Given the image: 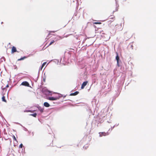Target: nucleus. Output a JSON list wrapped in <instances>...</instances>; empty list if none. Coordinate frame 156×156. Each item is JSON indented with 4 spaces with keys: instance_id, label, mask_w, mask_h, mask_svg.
<instances>
[{
    "instance_id": "11",
    "label": "nucleus",
    "mask_w": 156,
    "mask_h": 156,
    "mask_svg": "<svg viewBox=\"0 0 156 156\" xmlns=\"http://www.w3.org/2000/svg\"><path fill=\"white\" fill-rule=\"evenodd\" d=\"M55 42V41L54 40H51V41L50 43L47 46V47H48V46L51 45L52 44Z\"/></svg>"
},
{
    "instance_id": "10",
    "label": "nucleus",
    "mask_w": 156,
    "mask_h": 156,
    "mask_svg": "<svg viewBox=\"0 0 156 156\" xmlns=\"http://www.w3.org/2000/svg\"><path fill=\"white\" fill-rule=\"evenodd\" d=\"M4 95H5L4 94H2L3 97L2 98V100L3 101L6 102V100L5 99V97L4 96Z\"/></svg>"
},
{
    "instance_id": "6",
    "label": "nucleus",
    "mask_w": 156,
    "mask_h": 156,
    "mask_svg": "<svg viewBox=\"0 0 156 156\" xmlns=\"http://www.w3.org/2000/svg\"><path fill=\"white\" fill-rule=\"evenodd\" d=\"M17 51L16 48L14 46H13L12 48L11 52L13 53Z\"/></svg>"
},
{
    "instance_id": "18",
    "label": "nucleus",
    "mask_w": 156,
    "mask_h": 156,
    "mask_svg": "<svg viewBox=\"0 0 156 156\" xmlns=\"http://www.w3.org/2000/svg\"><path fill=\"white\" fill-rule=\"evenodd\" d=\"M39 110L41 112H42L43 111V109L42 108L39 109Z\"/></svg>"
},
{
    "instance_id": "22",
    "label": "nucleus",
    "mask_w": 156,
    "mask_h": 156,
    "mask_svg": "<svg viewBox=\"0 0 156 156\" xmlns=\"http://www.w3.org/2000/svg\"><path fill=\"white\" fill-rule=\"evenodd\" d=\"M27 112H30V111H29H29H28Z\"/></svg>"
},
{
    "instance_id": "2",
    "label": "nucleus",
    "mask_w": 156,
    "mask_h": 156,
    "mask_svg": "<svg viewBox=\"0 0 156 156\" xmlns=\"http://www.w3.org/2000/svg\"><path fill=\"white\" fill-rule=\"evenodd\" d=\"M99 134L100 137H102L103 136H106L109 134L108 132L105 133V132H100Z\"/></svg>"
},
{
    "instance_id": "1",
    "label": "nucleus",
    "mask_w": 156,
    "mask_h": 156,
    "mask_svg": "<svg viewBox=\"0 0 156 156\" xmlns=\"http://www.w3.org/2000/svg\"><path fill=\"white\" fill-rule=\"evenodd\" d=\"M62 97V95L61 94H59L58 95V96L55 97H48L47 99L51 100V101H54V100H56L59 99L60 98Z\"/></svg>"
},
{
    "instance_id": "8",
    "label": "nucleus",
    "mask_w": 156,
    "mask_h": 156,
    "mask_svg": "<svg viewBox=\"0 0 156 156\" xmlns=\"http://www.w3.org/2000/svg\"><path fill=\"white\" fill-rule=\"evenodd\" d=\"M44 105L46 107H48L50 106V105L47 102H45L44 103Z\"/></svg>"
},
{
    "instance_id": "5",
    "label": "nucleus",
    "mask_w": 156,
    "mask_h": 156,
    "mask_svg": "<svg viewBox=\"0 0 156 156\" xmlns=\"http://www.w3.org/2000/svg\"><path fill=\"white\" fill-rule=\"evenodd\" d=\"M9 87V85L8 84H7L6 86L5 84L2 86L1 88L3 90H4L6 88Z\"/></svg>"
},
{
    "instance_id": "20",
    "label": "nucleus",
    "mask_w": 156,
    "mask_h": 156,
    "mask_svg": "<svg viewBox=\"0 0 156 156\" xmlns=\"http://www.w3.org/2000/svg\"><path fill=\"white\" fill-rule=\"evenodd\" d=\"M115 18V17L114 16V17H111V18H110V19H113V18Z\"/></svg>"
},
{
    "instance_id": "16",
    "label": "nucleus",
    "mask_w": 156,
    "mask_h": 156,
    "mask_svg": "<svg viewBox=\"0 0 156 156\" xmlns=\"http://www.w3.org/2000/svg\"><path fill=\"white\" fill-rule=\"evenodd\" d=\"M94 24H101V22H94Z\"/></svg>"
},
{
    "instance_id": "15",
    "label": "nucleus",
    "mask_w": 156,
    "mask_h": 156,
    "mask_svg": "<svg viewBox=\"0 0 156 156\" xmlns=\"http://www.w3.org/2000/svg\"><path fill=\"white\" fill-rule=\"evenodd\" d=\"M12 137H13V140H15V141H17V140L16 137L14 135H13Z\"/></svg>"
},
{
    "instance_id": "17",
    "label": "nucleus",
    "mask_w": 156,
    "mask_h": 156,
    "mask_svg": "<svg viewBox=\"0 0 156 156\" xmlns=\"http://www.w3.org/2000/svg\"><path fill=\"white\" fill-rule=\"evenodd\" d=\"M23 146V145L22 144H21L19 146V148H22Z\"/></svg>"
},
{
    "instance_id": "13",
    "label": "nucleus",
    "mask_w": 156,
    "mask_h": 156,
    "mask_svg": "<svg viewBox=\"0 0 156 156\" xmlns=\"http://www.w3.org/2000/svg\"><path fill=\"white\" fill-rule=\"evenodd\" d=\"M46 62H44L43 64L42 65V66H41V69L42 70V68L44 67V66L46 64Z\"/></svg>"
},
{
    "instance_id": "12",
    "label": "nucleus",
    "mask_w": 156,
    "mask_h": 156,
    "mask_svg": "<svg viewBox=\"0 0 156 156\" xmlns=\"http://www.w3.org/2000/svg\"><path fill=\"white\" fill-rule=\"evenodd\" d=\"M37 115V113H34V114H31L30 115L34 117H36Z\"/></svg>"
},
{
    "instance_id": "14",
    "label": "nucleus",
    "mask_w": 156,
    "mask_h": 156,
    "mask_svg": "<svg viewBox=\"0 0 156 156\" xmlns=\"http://www.w3.org/2000/svg\"><path fill=\"white\" fill-rule=\"evenodd\" d=\"M26 58V57H24L23 58H20V59H18V60L20 61V60H23Z\"/></svg>"
},
{
    "instance_id": "19",
    "label": "nucleus",
    "mask_w": 156,
    "mask_h": 156,
    "mask_svg": "<svg viewBox=\"0 0 156 156\" xmlns=\"http://www.w3.org/2000/svg\"><path fill=\"white\" fill-rule=\"evenodd\" d=\"M57 31V30L55 31H51V32L55 33V32Z\"/></svg>"
},
{
    "instance_id": "7",
    "label": "nucleus",
    "mask_w": 156,
    "mask_h": 156,
    "mask_svg": "<svg viewBox=\"0 0 156 156\" xmlns=\"http://www.w3.org/2000/svg\"><path fill=\"white\" fill-rule=\"evenodd\" d=\"M79 93V92L77 91L75 92L74 93H71L70 94V96H75V95H77Z\"/></svg>"
},
{
    "instance_id": "3",
    "label": "nucleus",
    "mask_w": 156,
    "mask_h": 156,
    "mask_svg": "<svg viewBox=\"0 0 156 156\" xmlns=\"http://www.w3.org/2000/svg\"><path fill=\"white\" fill-rule=\"evenodd\" d=\"M88 82L87 81H85V82H84L82 85V86H81V89H83L84 87H85L86 86V85H87V84Z\"/></svg>"
},
{
    "instance_id": "21",
    "label": "nucleus",
    "mask_w": 156,
    "mask_h": 156,
    "mask_svg": "<svg viewBox=\"0 0 156 156\" xmlns=\"http://www.w3.org/2000/svg\"><path fill=\"white\" fill-rule=\"evenodd\" d=\"M1 23L2 24L3 23V22H2Z\"/></svg>"
},
{
    "instance_id": "4",
    "label": "nucleus",
    "mask_w": 156,
    "mask_h": 156,
    "mask_svg": "<svg viewBox=\"0 0 156 156\" xmlns=\"http://www.w3.org/2000/svg\"><path fill=\"white\" fill-rule=\"evenodd\" d=\"M21 85H22L28 87L29 86V83L27 81H24L22 83Z\"/></svg>"
},
{
    "instance_id": "9",
    "label": "nucleus",
    "mask_w": 156,
    "mask_h": 156,
    "mask_svg": "<svg viewBox=\"0 0 156 156\" xmlns=\"http://www.w3.org/2000/svg\"><path fill=\"white\" fill-rule=\"evenodd\" d=\"M116 54L117 55H116V60L117 61V64H119V56H118V53H116Z\"/></svg>"
}]
</instances>
